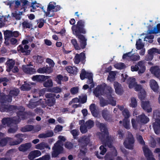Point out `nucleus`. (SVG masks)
<instances>
[{"label": "nucleus", "mask_w": 160, "mask_h": 160, "mask_svg": "<svg viewBox=\"0 0 160 160\" xmlns=\"http://www.w3.org/2000/svg\"><path fill=\"white\" fill-rule=\"evenodd\" d=\"M131 70L132 72L138 71L139 74L143 73L145 70V67L142 61H139L135 65L131 66Z\"/></svg>", "instance_id": "39448f33"}, {"label": "nucleus", "mask_w": 160, "mask_h": 160, "mask_svg": "<svg viewBox=\"0 0 160 160\" xmlns=\"http://www.w3.org/2000/svg\"><path fill=\"white\" fill-rule=\"evenodd\" d=\"M70 132L74 139L77 138V137L79 135V132L78 130L75 129L71 130Z\"/></svg>", "instance_id": "3c124183"}, {"label": "nucleus", "mask_w": 160, "mask_h": 160, "mask_svg": "<svg viewBox=\"0 0 160 160\" xmlns=\"http://www.w3.org/2000/svg\"><path fill=\"white\" fill-rule=\"evenodd\" d=\"M6 71L8 72H10L13 69L15 64V61L12 59H9L6 62Z\"/></svg>", "instance_id": "4be33fe9"}, {"label": "nucleus", "mask_w": 160, "mask_h": 160, "mask_svg": "<svg viewBox=\"0 0 160 160\" xmlns=\"http://www.w3.org/2000/svg\"><path fill=\"white\" fill-rule=\"evenodd\" d=\"M52 158H56L58 155L64 153V148L61 145V141H58L52 148Z\"/></svg>", "instance_id": "7ed1b4c3"}, {"label": "nucleus", "mask_w": 160, "mask_h": 160, "mask_svg": "<svg viewBox=\"0 0 160 160\" xmlns=\"http://www.w3.org/2000/svg\"><path fill=\"white\" fill-rule=\"evenodd\" d=\"M96 124L97 127H99L101 132H99V136L102 143L105 147L107 146L109 148H112V140L109 136L108 130L105 125L99 122H96Z\"/></svg>", "instance_id": "f257e3e1"}, {"label": "nucleus", "mask_w": 160, "mask_h": 160, "mask_svg": "<svg viewBox=\"0 0 160 160\" xmlns=\"http://www.w3.org/2000/svg\"><path fill=\"white\" fill-rule=\"evenodd\" d=\"M87 150L86 147H80L79 152L78 154V157L80 158H82L84 157L87 152Z\"/></svg>", "instance_id": "c85d7f7f"}, {"label": "nucleus", "mask_w": 160, "mask_h": 160, "mask_svg": "<svg viewBox=\"0 0 160 160\" xmlns=\"http://www.w3.org/2000/svg\"><path fill=\"white\" fill-rule=\"evenodd\" d=\"M48 76H45L43 75H36L33 76L32 77V79L34 81L42 83L48 79Z\"/></svg>", "instance_id": "4468645a"}, {"label": "nucleus", "mask_w": 160, "mask_h": 160, "mask_svg": "<svg viewBox=\"0 0 160 160\" xmlns=\"http://www.w3.org/2000/svg\"><path fill=\"white\" fill-rule=\"evenodd\" d=\"M122 114L124 117V119H128L130 117V115L128 109L124 108L122 111Z\"/></svg>", "instance_id": "09e8293b"}, {"label": "nucleus", "mask_w": 160, "mask_h": 160, "mask_svg": "<svg viewBox=\"0 0 160 160\" xmlns=\"http://www.w3.org/2000/svg\"><path fill=\"white\" fill-rule=\"evenodd\" d=\"M136 121L139 123L146 124L149 121V118L146 116L144 113L138 115L136 117Z\"/></svg>", "instance_id": "ddd939ff"}, {"label": "nucleus", "mask_w": 160, "mask_h": 160, "mask_svg": "<svg viewBox=\"0 0 160 160\" xmlns=\"http://www.w3.org/2000/svg\"><path fill=\"white\" fill-rule=\"evenodd\" d=\"M90 141L89 137L85 135L80 137L78 140V144L81 147H86L89 143Z\"/></svg>", "instance_id": "1a4fd4ad"}, {"label": "nucleus", "mask_w": 160, "mask_h": 160, "mask_svg": "<svg viewBox=\"0 0 160 160\" xmlns=\"http://www.w3.org/2000/svg\"><path fill=\"white\" fill-rule=\"evenodd\" d=\"M130 58L132 61H136L138 60L140 58V56L139 55L132 54L130 57Z\"/></svg>", "instance_id": "69168bd1"}, {"label": "nucleus", "mask_w": 160, "mask_h": 160, "mask_svg": "<svg viewBox=\"0 0 160 160\" xmlns=\"http://www.w3.org/2000/svg\"><path fill=\"white\" fill-rule=\"evenodd\" d=\"M12 32L10 30H6L4 32V39L5 41L9 39L12 37Z\"/></svg>", "instance_id": "f704fd0d"}, {"label": "nucleus", "mask_w": 160, "mask_h": 160, "mask_svg": "<svg viewBox=\"0 0 160 160\" xmlns=\"http://www.w3.org/2000/svg\"><path fill=\"white\" fill-rule=\"evenodd\" d=\"M41 152L38 150H34L31 151L28 156V158L29 160H33L34 158L41 156Z\"/></svg>", "instance_id": "a211bd4d"}, {"label": "nucleus", "mask_w": 160, "mask_h": 160, "mask_svg": "<svg viewBox=\"0 0 160 160\" xmlns=\"http://www.w3.org/2000/svg\"><path fill=\"white\" fill-rule=\"evenodd\" d=\"M134 139L131 133L129 134L128 137L123 142V145L127 149L132 150L133 148Z\"/></svg>", "instance_id": "423d86ee"}, {"label": "nucleus", "mask_w": 160, "mask_h": 160, "mask_svg": "<svg viewBox=\"0 0 160 160\" xmlns=\"http://www.w3.org/2000/svg\"><path fill=\"white\" fill-rule=\"evenodd\" d=\"M136 79L134 78L130 77L127 79V82L128 84V87L129 88H134L135 90L136 91L140 92L142 90H144L140 85L137 84L135 82Z\"/></svg>", "instance_id": "20e7f679"}, {"label": "nucleus", "mask_w": 160, "mask_h": 160, "mask_svg": "<svg viewBox=\"0 0 160 160\" xmlns=\"http://www.w3.org/2000/svg\"><path fill=\"white\" fill-rule=\"evenodd\" d=\"M85 125L88 129H90L94 126V123L93 121L89 120L86 122Z\"/></svg>", "instance_id": "603ef678"}, {"label": "nucleus", "mask_w": 160, "mask_h": 160, "mask_svg": "<svg viewBox=\"0 0 160 160\" xmlns=\"http://www.w3.org/2000/svg\"><path fill=\"white\" fill-rule=\"evenodd\" d=\"M31 147V143L28 142L21 145L18 148V150L20 151L25 152L29 149Z\"/></svg>", "instance_id": "5701e85b"}, {"label": "nucleus", "mask_w": 160, "mask_h": 160, "mask_svg": "<svg viewBox=\"0 0 160 160\" xmlns=\"http://www.w3.org/2000/svg\"><path fill=\"white\" fill-rule=\"evenodd\" d=\"M117 135L118 138L119 139L122 140L125 137V133L122 129H119L117 132Z\"/></svg>", "instance_id": "a18cd8bd"}, {"label": "nucleus", "mask_w": 160, "mask_h": 160, "mask_svg": "<svg viewBox=\"0 0 160 160\" xmlns=\"http://www.w3.org/2000/svg\"><path fill=\"white\" fill-rule=\"evenodd\" d=\"M114 67L117 69H122L125 68V65L124 63L120 62L117 63L114 65Z\"/></svg>", "instance_id": "5fc2aeb1"}, {"label": "nucleus", "mask_w": 160, "mask_h": 160, "mask_svg": "<svg viewBox=\"0 0 160 160\" xmlns=\"http://www.w3.org/2000/svg\"><path fill=\"white\" fill-rule=\"evenodd\" d=\"M123 125L124 127L127 129H129V121H128V119H123Z\"/></svg>", "instance_id": "052dcab7"}, {"label": "nucleus", "mask_w": 160, "mask_h": 160, "mask_svg": "<svg viewBox=\"0 0 160 160\" xmlns=\"http://www.w3.org/2000/svg\"><path fill=\"white\" fill-rule=\"evenodd\" d=\"M31 64L27 65H23L22 66V69L23 71L26 73L32 74L36 72V70L32 67H29V66L31 65Z\"/></svg>", "instance_id": "2eb2a0df"}, {"label": "nucleus", "mask_w": 160, "mask_h": 160, "mask_svg": "<svg viewBox=\"0 0 160 160\" xmlns=\"http://www.w3.org/2000/svg\"><path fill=\"white\" fill-rule=\"evenodd\" d=\"M62 91L61 88L58 87H53L52 88L48 89V91L56 93H60L62 92Z\"/></svg>", "instance_id": "4c0bfd02"}, {"label": "nucleus", "mask_w": 160, "mask_h": 160, "mask_svg": "<svg viewBox=\"0 0 160 160\" xmlns=\"http://www.w3.org/2000/svg\"><path fill=\"white\" fill-rule=\"evenodd\" d=\"M112 89L111 87H107L105 89L104 94L107 95V97L110 102V103L113 106L116 105V101L113 100V98L112 96Z\"/></svg>", "instance_id": "6e6552de"}, {"label": "nucleus", "mask_w": 160, "mask_h": 160, "mask_svg": "<svg viewBox=\"0 0 160 160\" xmlns=\"http://www.w3.org/2000/svg\"><path fill=\"white\" fill-rule=\"evenodd\" d=\"M18 109L16 111L17 116L18 118V121H20L21 119L23 120L25 119L27 112H25V108L22 106L18 107Z\"/></svg>", "instance_id": "9b49d317"}, {"label": "nucleus", "mask_w": 160, "mask_h": 160, "mask_svg": "<svg viewBox=\"0 0 160 160\" xmlns=\"http://www.w3.org/2000/svg\"><path fill=\"white\" fill-rule=\"evenodd\" d=\"M160 32V23L157 24L156 27L154 28L153 30H149L148 33L151 34H157Z\"/></svg>", "instance_id": "2f4dec72"}, {"label": "nucleus", "mask_w": 160, "mask_h": 160, "mask_svg": "<svg viewBox=\"0 0 160 160\" xmlns=\"http://www.w3.org/2000/svg\"><path fill=\"white\" fill-rule=\"evenodd\" d=\"M11 138L6 137L0 140V146L4 147L6 145L8 142L12 140Z\"/></svg>", "instance_id": "7c9ffc66"}, {"label": "nucleus", "mask_w": 160, "mask_h": 160, "mask_svg": "<svg viewBox=\"0 0 160 160\" xmlns=\"http://www.w3.org/2000/svg\"><path fill=\"white\" fill-rule=\"evenodd\" d=\"M18 106L16 105H8L7 107V112H16L17 111V109H18Z\"/></svg>", "instance_id": "e433bc0d"}, {"label": "nucleus", "mask_w": 160, "mask_h": 160, "mask_svg": "<svg viewBox=\"0 0 160 160\" xmlns=\"http://www.w3.org/2000/svg\"><path fill=\"white\" fill-rule=\"evenodd\" d=\"M104 91V88L101 86H98L94 89L93 93L96 97H98L100 96V94L101 95H103Z\"/></svg>", "instance_id": "6ab92c4d"}, {"label": "nucleus", "mask_w": 160, "mask_h": 160, "mask_svg": "<svg viewBox=\"0 0 160 160\" xmlns=\"http://www.w3.org/2000/svg\"><path fill=\"white\" fill-rule=\"evenodd\" d=\"M38 102H32L30 101L27 106L29 108L33 109L35 108L38 105Z\"/></svg>", "instance_id": "bf43d9fd"}, {"label": "nucleus", "mask_w": 160, "mask_h": 160, "mask_svg": "<svg viewBox=\"0 0 160 160\" xmlns=\"http://www.w3.org/2000/svg\"><path fill=\"white\" fill-rule=\"evenodd\" d=\"M21 2L22 3V7L23 9H24V12H25L26 6L28 5V4L29 3V2L27 0H21Z\"/></svg>", "instance_id": "4d7b16f0"}, {"label": "nucleus", "mask_w": 160, "mask_h": 160, "mask_svg": "<svg viewBox=\"0 0 160 160\" xmlns=\"http://www.w3.org/2000/svg\"><path fill=\"white\" fill-rule=\"evenodd\" d=\"M22 27L24 29L30 28L32 26L31 22H28V21H24L22 23Z\"/></svg>", "instance_id": "79ce46f5"}, {"label": "nucleus", "mask_w": 160, "mask_h": 160, "mask_svg": "<svg viewBox=\"0 0 160 160\" xmlns=\"http://www.w3.org/2000/svg\"><path fill=\"white\" fill-rule=\"evenodd\" d=\"M71 42L73 45L75 49L76 50H80V46L77 43V41L75 39H73L71 40Z\"/></svg>", "instance_id": "de8ad7c7"}, {"label": "nucleus", "mask_w": 160, "mask_h": 160, "mask_svg": "<svg viewBox=\"0 0 160 160\" xmlns=\"http://www.w3.org/2000/svg\"><path fill=\"white\" fill-rule=\"evenodd\" d=\"M62 78L63 76L61 74H58L54 77V80L57 83L61 84V81L62 80Z\"/></svg>", "instance_id": "49530a36"}, {"label": "nucleus", "mask_w": 160, "mask_h": 160, "mask_svg": "<svg viewBox=\"0 0 160 160\" xmlns=\"http://www.w3.org/2000/svg\"><path fill=\"white\" fill-rule=\"evenodd\" d=\"M85 54L83 52H82L79 54L77 53L74 58V62L76 64H78L81 62L82 63L84 64L85 62Z\"/></svg>", "instance_id": "9d476101"}, {"label": "nucleus", "mask_w": 160, "mask_h": 160, "mask_svg": "<svg viewBox=\"0 0 160 160\" xmlns=\"http://www.w3.org/2000/svg\"><path fill=\"white\" fill-rule=\"evenodd\" d=\"M38 21H39V23L38 25V27L39 28H41L43 27L44 23H46V20H44L43 18H40Z\"/></svg>", "instance_id": "0e129e2a"}, {"label": "nucleus", "mask_w": 160, "mask_h": 160, "mask_svg": "<svg viewBox=\"0 0 160 160\" xmlns=\"http://www.w3.org/2000/svg\"><path fill=\"white\" fill-rule=\"evenodd\" d=\"M116 75V73L114 71H110L109 73L108 79L111 81L114 79Z\"/></svg>", "instance_id": "8fccbe9b"}, {"label": "nucleus", "mask_w": 160, "mask_h": 160, "mask_svg": "<svg viewBox=\"0 0 160 160\" xmlns=\"http://www.w3.org/2000/svg\"><path fill=\"white\" fill-rule=\"evenodd\" d=\"M143 150L144 155L146 158L152 156V152L148 148L144 147H143Z\"/></svg>", "instance_id": "c9c22d12"}, {"label": "nucleus", "mask_w": 160, "mask_h": 160, "mask_svg": "<svg viewBox=\"0 0 160 160\" xmlns=\"http://www.w3.org/2000/svg\"><path fill=\"white\" fill-rule=\"evenodd\" d=\"M150 85L151 88L154 92H157L159 86L157 82L154 79H151L150 81Z\"/></svg>", "instance_id": "bb28decb"}, {"label": "nucleus", "mask_w": 160, "mask_h": 160, "mask_svg": "<svg viewBox=\"0 0 160 160\" xmlns=\"http://www.w3.org/2000/svg\"><path fill=\"white\" fill-rule=\"evenodd\" d=\"M137 139L140 144L142 145H145V142L144 141L142 136L141 135H138L137 136Z\"/></svg>", "instance_id": "13d9d810"}, {"label": "nucleus", "mask_w": 160, "mask_h": 160, "mask_svg": "<svg viewBox=\"0 0 160 160\" xmlns=\"http://www.w3.org/2000/svg\"><path fill=\"white\" fill-rule=\"evenodd\" d=\"M55 96L56 94L55 93H49L46 94L45 97L47 99L45 100V102L47 105H45L44 107H46L47 105L49 107L53 106L56 102L55 98Z\"/></svg>", "instance_id": "0eeeda50"}, {"label": "nucleus", "mask_w": 160, "mask_h": 160, "mask_svg": "<svg viewBox=\"0 0 160 160\" xmlns=\"http://www.w3.org/2000/svg\"><path fill=\"white\" fill-rule=\"evenodd\" d=\"M141 106L147 113H150L152 112V108L151 107L149 101H142Z\"/></svg>", "instance_id": "dca6fc26"}, {"label": "nucleus", "mask_w": 160, "mask_h": 160, "mask_svg": "<svg viewBox=\"0 0 160 160\" xmlns=\"http://www.w3.org/2000/svg\"><path fill=\"white\" fill-rule=\"evenodd\" d=\"M75 99L78 100V102H80L81 103H84L86 102L87 97L86 95H85L82 97L80 99H78V98H75L72 99V100L74 101Z\"/></svg>", "instance_id": "c03bdc74"}, {"label": "nucleus", "mask_w": 160, "mask_h": 160, "mask_svg": "<svg viewBox=\"0 0 160 160\" xmlns=\"http://www.w3.org/2000/svg\"><path fill=\"white\" fill-rule=\"evenodd\" d=\"M151 73L158 78H160V69L157 66L152 67L150 69Z\"/></svg>", "instance_id": "cd10ccee"}, {"label": "nucleus", "mask_w": 160, "mask_h": 160, "mask_svg": "<svg viewBox=\"0 0 160 160\" xmlns=\"http://www.w3.org/2000/svg\"><path fill=\"white\" fill-rule=\"evenodd\" d=\"M43 85L45 87L50 88L53 86V83L52 80L50 79L45 81L43 83Z\"/></svg>", "instance_id": "ea45409f"}, {"label": "nucleus", "mask_w": 160, "mask_h": 160, "mask_svg": "<svg viewBox=\"0 0 160 160\" xmlns=\"http://www.w3.org/2000/svg\"><path fill=\"white\" fill-rule=\"evenodd\" d=\"M12 101L11 96L8 95L3 94L0 98V103H6L8 102H11Z\"/></svg>", "instance_id": "412c9836"}, {"label": "nucleus", "mask_w": 160, "mask_h": 160, "mask_svg": "<svg viewBox=\"0 0 160 160\" xmlns=\"http://www.w3.org/2000/svg\"><path fill=\"white\" fill-rule=\"evenodd\" d=\"M85 26V20H79L76 25L72 26V27L73 34L78 38L79 42L87 41V39L85 36L81 34H85L86 32Z\"/></svg>", "instance_id": "f03ea898"}, {"label": "nucleus", "mask_w": 160, "mask_h": 160, "mask_svg": "<svg viewBox=\"0 0 160 160\" xmlns=\"http://www.w3.org/2000/svg\"><path fill=\"white\" fill-rule=\"evenodd\" d=\"M102 115L106 121H108L111 119L110 113L107 108H105L102 111Z\"/></svg>", "instance_id": "393cba45"}, {"label": "nucleus", "mask_w": 160, "mask_h": 160, "mask_svg": "<svg viewBox=\"0 0 160 160\" xmlns=\"http://www.w3.org/2000/svg\"><path fill=\"white\" fill-rule=\"evenodd\" d=\"M153 117L156 120H158L160 118V112L159 111H156L153 112Z\"/></svg>", "instance_id": "774afa93"}, {"label": "nucleus", "mask_w": 160, "mask_h": 160, "mask_svg": "<svg viewBox=\"0 0 160 160\" xmlns=\"http://www.w3.org/2000/svg\"><path fill=\"white\" fill-rule=\"evenodd\" d=\"M89 109L92 115L93 116H97L98 114L96 111V107L95 104L92 103L91 104L89 107Z\"/></svg>", "instance_id": "473e14b6"}, {"label": "nucleus", "mask_w": 160, "mask_h": 160, "mask_svg": "<svg viewBox=\"0 0 160 160\" xmlns=\"http://www.w3.org/2000/svg\"><path fill=\"white\" fill-rule=\"evenodd\" d=\"M137 102L135 98L132 97L131 98V103L130 104V107L135 108L137 106Z\"/></svg>", "instance_id": "864d4df0"}, {"label": "nucleus", "mask_w": 160, "mask_h": 160, "mask_svg": "<svg viewBox=\"0 0 160 160\" xmlns=\"http://www.w3.org/2000/svg\"><path fill=\"white\" fill-rule=\"evenodd\" d=\"M29 46L27 44L24 45V48L22 44L20 45L17 48V50L19 52L23 53L24 55H28L30 54L31 50H28Z\"/></svg>", "instance_id": "f8f14e48"}, {"label": "nucleus", "mask_w": 160, "mask_h": 160, "mask_svg": "<svg viewBox=\"0 0 160 160\" xmlns=\"http://www.w3.org/2000/svg\"><path fill=\"white\" fill-rule=\"evenodd\" d=\"M113 86L116 93L121 95L123 93L124 90L121 84L115 81L114 82Z\"/></svg>", "instance_id": "f3484780"}, {"label": "nucleus", "mask_w": 160, "mask_h": 160, "mask_svg": "<svg viewBox=\"0 0 160 160\" xmlns=\"http://www.w3.org/2000/svg\"><path fill=\"white\" fill-rule=\"evenodd\" d=\"M34 129V127L32 125H27L21 128V131L23 132L31 131Z\"/></svg>", "instance_id": "72a5a7b5"}, {"label": "nucleus", "mask_w": 160, "mask_h": 160, "mask_svg": "<svg viewBox=\"0 0 160 160\" xmlns=\"http://www.w3.org/2000/svg\"><path fill=\"white\" fill-rule=\"evenodd\" d=\"M152 125L155 133L159 134L160 133V119L156 120Z\"/></svg>", "instance_id": "aec40b11"}, {"label": "nucleus", "mask_w": 160, "mask_h": 160, "mask_svg": "<svg viewBox=\"0 0 160 160\" xmlns=\"http://www.w3.org/2000/svg\"><path fill=\"white\" fill-rule=\"evenodd\" d=\"M88 128L85 125L81 126L80 127V129L81 132L82 133H84L87 131V128Z\"/></svg>", "instance_id": "338daca9"}, {"label": "nucleus", "mask_w": 160, "mask_h": 160, "mask_svg": "<svg viewBox=\"0 0 160 160\" xmlns=\"http://www.w3.org/2000/svg\"><path fill=\"white\" fill-rule=\"evenodd\" d=\"M99 149L101 151L100 154L103 155H104L107 151L106 148L104 146L101 145Z\"/></svg>", "instance_id": "e2e57ef3"}, {"label": "nucleus", "mask_w": 160, "mask_h": 160, "mask_svg": "<svg viewBox=\"0 0 160 160\" xmlns=\"http://www.w3.org/2000/svg\"><path fill=\"white\" fill-rule=\"evenodd\" d=\"M13 120L10 118H4L2 120V124L4 125L10 127L13 123Z\"/></svg>", "instance_id": "a878e982"}, {"label": "nucleus", "mask_w": 160, "mask_h": 160, "mask_svg": "<svg viewBox=\"0 0 160 160\" xmlns=\"http://www.w3.org/2000/svg\"><path fill=\"white\" fill-rule=\"evenodd\" d=\"M19 92L20 90L18 88H14L13 89L10 91L8 95H10L11 97V98H12V97H14L15 98L16 96L18 95Z\"/></svg>", "instance_id": "c756f323"}, {"label": "nucleus", "mask_w": 160, "mask_h": 160, "mask_svg": "<svg viewBox=\"0 0 160 160\" xmlns=\"http://www.w3.org/2000/svg\"><path fill=\"white\" fill-rule=\"evenodd\" d=\"M22 134L18 133L15 135V137L18 138L17 140L13 141L10 142V145L12 146L18 145L22 142L23 140V139L21 138Z\"/></svg>", "instance_id": "b1692460"}, {"label": "nucleus", "mask_w": 160, "mask_h": 160, "mask_svg": "<svg viewBox=\"0 0 160 160\" xmlns=\"http://www.w3.org/2000/svg\"><path fill=\"white\" fill-rule=\"evenodd\" d=\"M146 97V92L144 90H142V91L139 92L138 94V97L141 101L144 100Z\"/></svg>", "instance_id": "37998d69"}, {"label": "nucleus", "mask_w": 160, "mask_h": 160, "mask_svg": "<svg viewBox=\"0 0 160 160\" xmlns=\"http://www.w3.org/2000/svg\"><path fill=\"white\" fill-rule=\"evenodd\" d=\"M56 8H58V9H57L56 10H54V11L57 12L58 10H59L60 9V6H54L53 4H50L49 3L48 5L47 11H51L52 10H53L54 9H55Z\"/></svg>", "instance_id": "a19ab883"}, {"label": "nucleus", "mask_w": 160, "mask_h": 160, "mask_svg": "<svg viewBox=\"0 0 160 160\" xmlns=\"http://www.w3.org/2000/svg\"><path fill=\"white\" fill-rule=\"evenodd\" d=\"M131 123L133 128L135 130L137 129L138 128V124L139 123V122H137L136 120H135V119L132 118L131 120Z\"/></svg>", "instance_id": "6e6d98bb"}, {"label": "nucleus", "mask_w": 160, "mask_h": 160, "mask_svg": "<svg viewBox=\"0 0 160 160\" xmlns=\"http://www.w3.org/2000/svg\"><path fill=\"white\" fill-rule=\"evenodd\" d=\"M100 106L102 107L107 105L108 104L107 101L105 100L103 98L100 99Z\"/></svg>", "instance_id": "680f3d73"}, {"label": "nucleus", "mask_w": 160, "mask_h": 160, "mask_svg": "<svg viewBox=\"0 0 160 160\" xmlns=\"http://www.w3.org/2000/svg\"><path fill=\"white\" fill-rule=\"evenodd\" d=\"M136 48L138 50H140L144 47V44L142 42V40L139 38L138 41H137L136 44Z\"/></svg>", "instance_id": "58836bf2"}]
</instances>
